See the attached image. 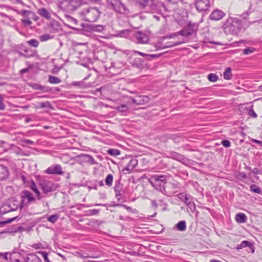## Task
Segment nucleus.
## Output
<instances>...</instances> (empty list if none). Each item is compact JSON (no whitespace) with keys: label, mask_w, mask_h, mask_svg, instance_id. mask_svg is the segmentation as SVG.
Here are the masks:
<instances>
[{"label":"nucleus","mask_w":262,"mask_h":262,"mask_svg":"<svg viewBox=\"0 0 262 262\" xmlns=\"http://www.w3.org/2000/svg\"><path fill=\"white\" fill-rule=\"evenodd\" d=\"M138 160L131 156H127L124 151L116 149V165H117L121 176L131 173L137 166Z\"/></svg>","instance_id":"1"},{"label":"nucleus","mask_w":262,"mask_h":262,"mask_svg":"<svg viewBox=\"0 0 262 262\" xmlns=\"http://www.w3.org/2000/svg\"><path fill=\"white\" fill-rule=\"evenodd\" d=\"M243 28V21L239 18L229 16L224 21L222 28L226 34L237 35Z\"/></svg>","instance_id":"2"},{"label":"nucleus","mask_w":262,"mask_h":262,"mask_svg":"<svg viewBox=\"0 0 262 262\" xmlns=\"http://www.w3.org/2000/svg\"><path fill=\"white\" fill-rule=\"evenodd\" d=\"M168 178V177L166 174H155L148 179V182L156 189L164 194L166 192L165 185Z\"/></svg>","instance_id":"3"},{"label":"nucleus","mask_w":262,"mask_h":262,"mask_svg":"<svg viewBox=\"0 0 262 262\" xmlns=\"http://www.w3.org/2000/svg\"><path fill=\"white\" fill-rule=\"evenodd\" d=\"M82 19L88 22H95L99 17L101 12L97 8H86L78 13Z\"/></svg>","instance_id":"4"},{"label":"nucleus","mask_w":262,"mask_h":262,"mask_svg":"<svg viewBox=\"0 0 262 262\" xmlns=\"http://www.w3.org/2000/svg\"><path fill=\"white\" fill-rule=\"evenodd\" d=\"M82 4L81 0H62L58 2V7L63 11L72 12Z\"/></svg>","instance_id":"5"},{"label":"nucleus","mask_w":262,"mask_h":262,"mask_svg":"<svg viewBox=\"0 0 262 262\" xmlns=\"http://www.w3.org/2000/svg\"><path fill=\"white\" fill-rule=\"evenodd\" d=\"M198 28L199 26L197 24L189 21L186 26L178 32V33L184 37H195Z\"/></svg>","instance_id":"6"},{"label":"nucleus","mask_w":262,"mask_h":262,"mask_svg":"<svg viewBox=\"0 0 262 262\" xmlns=\"http://www.w3.org/2000/svg\"><path fill=\"white\" fill-rule=\"evenodd\" d=\"M35 200V198L31 192L26 190H24L21 193V201L19 204V207L21 209L24 207L28 206Z\"/></svg>","instance_id":"7"},{"label":"nucleus","mask_w":262,"mask_h":262,"mask_svg":"<svg viewBox=\"0 0 262 262\" xmlns=\"http://www.w3.org/2000/svg\"><path fill=\"white\" fill-rule=\"evenodd\" d=\"M138 2L143 9L147 6H150L152 9L157 10L161 6H164V3L162 2L157 0H138Z\"/></svg>","instance_id":"8"},{"label":"nucleus","mask_w":262,"mask_h":262,"mask_svg":"<svg viewBox=\"0 0 262 262\" xmlns=\"http://www.w3.org/2000/svg\"><path fill=\"white\" fill-rule=\"evenodd\" d=\"M120 187L119 186H116V197L117 198L118 203H116V207H118L119 208H124L126 210H127L129 211H132V208L129 206H128L125 205H122L120 203H122L123 202H124L125 201V198L121 197L123 195V194L124 193V191L123 190H119Z\"/></svg>","instance_id":"9"},{"label":"nucleus","mask_w":262,"mask_h":262,"mask_svg":"<svg viewBox=\"0 0 262 262\" xmlns=\"http://www.w3.org/2000/svg\"><path fill=\"white\" fill-rule=\"evenodd\" d=\"M195 8L199 12L207 10L210 7V0H195Z\"/></svg>","instance_id":"10"},{"label":"nucleus","mask_w":262,"mask_h":262,"mask_svg":"<svg viewBox=\"0 0 262 262\" xmlns=\"http://www.w3.org/2000/svg\"><path fill=\"white\" fill-rule=\"evenodd\" d=\"M177 196L182 202L186 204L189 207L191 208V207L195 206L194 202L190 200V195H187L186 192H180L178 193Z\"/></svg>","instance_id":"11"},{"label":"nucleus","mask_w":262,"mask_h":262,"mask_svg":"<svg viewBox=\"0 0 262 262\" xmlns=\"http://www.w3.org/2000/svg\"><path fill=\"white\" fill-rule=\"evenodd\" d=\"M25 257L18 251H13L9 254L8 262H23Z\"/></svg>","instance_id":"12"},{"label":"nucleus","mask_w":262,"mask_h":262,"mask_svg":"<svg viewBox=\"0 0 262 262\" xmlns=\"http://www.w3.org/2000/svg\"><path fill=\"white\" fill-rule=\"evenodd\" d=\"M225 16V13L220 9L214 10L210 14L209 19L217 21L222 19Z\"/></svg>","instance_id":"13"},{"label":"nucleus","mask_w":262,"mask_h":262,"mask_svg":"<svg viewBox=\"0 0 262 262\" xmlns=\"http://www.w3.org/2000/svg\"><path fill=\"white\" fill-rule=\"evenodd\" d=\"M129 51L128 50H125L123 52L120 50H117L116 49V54H117L118 57H120V60L119 61L123 65H125L126 63V60L128 58V54Z\"/></svg>","instance_id":"14"},{"label":"nucleus","mask_w":262,"mask_h":262,"mask_svg":"<svg viewBox=\"0 0 262 262\" xmlns=\"http://www.w3.org/2000/svg\"><path fill=\"white\" fill-rule=\"evenodd\" d=\"M46 172L48 174H62L63 173L61 166L58 164L49 167Z\"/></svg>","instance_id":"15"},{"label":"nucleus","mask_w":262,"mask_h":262,"mask_svg":"<svg viewBox=\"0 0 262 262\" xmlns=\"http://www.w3.org/2000/svg\"><path fill=\"white\" fill-rule=\"evenodd\" d=\"M116 12L121 14L128 13V10L120 0H116Z\"/></svg>","instance_id":"16"},{"label":"nucleus","mask_w":262,"mask_h":262,"mask_svg":"<svg viewBox=\"0 0 262 262\" xmlns=\"http://www.w3.org/2000/svg\"><path fill=\"white\" fill-rule=\"evenodd\" d=\"M169 154L170 157L171 158L179 161L182 163H184L186 161H187V159L184 157V156L177 152L171 151L169 152Z\"/></svg>","instance_id":"17"},{"label":"nucleus","mask_w":262,"mask_h":262,"mask_svg":"<svg viewBox=\"0 0 262 262\" xmlns=\"http://www.w3.org/2000/svg\"><path fill=\"white\" fill-rule=\"evenodd\" d=\"M23 262H42V260L36 254L32 253H29L24 258Z\"/></svg>","instance_id":"18"},{"label":"nucleus","mask_w":262,"mask_h":262,"mask_svg":"<svg viewBox=\"0 0 262 262\" xmlns=\"http://www.w3.org/2000/svg\"><path fill=\"white\" fill-rule=\"evenodd\" d=\"M52 183L50 181H43L40 183L42 190L45 193L53 191Z\"/></svg>","instance_id":"19"},{"label":"nucleus","mask_w":262,"mask_h":262,"mask_svg":"<svg viewBox=\"0 0 262 262\" xmlns=\"http://www.w3.org/2000/svg\"><path fill=\"white\" fill-rule=\"evenodd\" d=\"M135 38L137 40V42L138 43H146L148 40V36L140 32H138L135 34Z\"/></svg>","instance_id":"20"},{"label":"nucleus","mask_w":262,"mask_h":262,"mask_svg":"<svg viewBox=\"0 0 262 262\" xmlns=\"http://www.w3.org/2000/svg\"><path fill=\"white\" fill-rule=\"evenodd\" d=\"M133 67L142 69L145 67V63L143 59L140 58H135L131 62Z\"/></svg>","instance_id":"21"},{"label":"nucleus","mask_w":262,"mask_h":262,"mask_svg":"<svg viewBox=\"0 0 262 262\" xmlns=\"http://www.w3.org/2000/svg\"><path fill=\"white\" fill-rule=\"evenodd\" d=\"M9 172L7 167L0 164V181L3 180L7 178Z\"/></svg>","instance_id":"22"},{"label":"nucleus","mask_w":262,"mask_h":262,"mask_svg":"<svg viewBox=\"0 0 262 262\" xmlns=\"http://www.w3.org/2000/svg\"><path fill=\"white\" fill-rule=\"evenodd\" d=\"M247 220L246 215L243 213H238L235 215V220L238 223H245Z\"/></svg>","instance_id":"23"},{"label":"nucleus","mask_w":262,"mask_h":262,"mask_svg":"<svg viewBox=\"0 0 262 262\" xmlns=\"http://www.w3.org/2000/svg\"><path fill=\"white\" fill-rule=\"evenodd\" d=\"M177 230L180 231H184L186 229V224L185 221H179L174 226Z\"/></svg>","instance_id":"24"},{"label":"nucleus","mask_w":262,"mask_h":262,"mask_svg":"<svg viewBox=\"0 0 262 262\" xmlns=\"http://www.w3.org/2000/svg\"><path fill=\"white\" fill-rule=\"evenodd\" d=\"M17 208L18 205L13 204L12 206H11V204L6 205L3 207V210H2V211L4 213H6L10 211L16 210L17 209Z\"/></svg>","instance_id":"25"},{"label":"nucleus","mask_w":262,"mask_h":262,"mask_svg":"<svg viewBox=\"0 0 262 262\" xmlns=\"http://www.w3.org/2000/svg\"><path fill=\"white\" fill-rule=\"evenodd\" d=\"M30 188L35 193L38 199L40 200L43 196L41 195L40 192L36 187V185L34 181H32L30 184Z\"/></svg>","instance_id":"26"},{"label":"nucleus","mask_w":262,"mask_h":262,"mask_svg":"<svg viewBox=\"0 0 262 262\" xmlns=\"http://www.w3.org/2000/svg\"><path fill=\"white\" fill-rule=\"evenodd\" d=\"M118 113H120L122 115H125L128 111V107L126 104H122L116 108Z\"/></svg>","instance_id":"27"},{"label":"nucleus","mask_w":262,"mask_h":262,"mask_svg":"<svg viewBox=\"0 0 262 262\" xmlns=\"http://www.w3.org/2000/svg\"><path fill=\"white\" fill-rule=\"evenodd\" d=\"M38 13L42 17L49 19L50 18V15L47 10L45 8H41L38 10Z\"/></svg>","instance_id":"28"},{"label":"nucleus","mask_w":262,"mask_h":262,"mask_svg":"<svg viewBox=\"0 0 262 262\" xmlns=\"http://www.w3.org/2000/svg\"><path fill=\"white\" fill-rule=\"evenodd\" d=\"M232 69L231 68L228 67L226 69L224 72V78L226 80H230L232 77L231 73Z\"/></svg>","instance_id":"29"},{"label":"nucleus","mask_w":262,"mask_h":262,"mask_svg":"<svg viewBox=\"0 0 262 262\" xmlns=\"http://www.w3.org/2000/svg\"><path fill=\"white\" fill-rule=\"evenodd\" d=\"M181 43V42H173L169 41V42H166V45L165 46H164L163 47H158V49H163L169 48H171V47H174L176 46L179 45Z\"/></svg>","instance_id":"30"},{"label":"nucleus","mask_w":262,"mask_h":262,"mask_svg":"<svg viewBox=\"0 0 262 262\" xmlns=\"http://www.w3.org/2000/svg\"><path fill=\"white\" fill-rule=\"evenodd\" d=\"M48 81L50 83L53 84H58L61 81L59 78L53 75H49Z\"/></svg>","instance_id":"31"},{"label":"nucleus","mask_w":262,"mask_h":262,"mask_svg":"<svg viewBox=\"0 0 262 262\" xmlns=\"http://www.w3.org/2000/svg\"><path fill=\"white\" fill-rule=\"evenodd\" d=\"M250 191L253 192L262 194V192H261L260 188L256 185H255V184L251 185L250 186Z\"/></svg>","instance_id":"32"},{"label":"nucleus","mask_w":262,"mask_h":262,"mask_svg":"<svg viewBox=\"0 0 262 262\" xmlns=\"http://www.w3.org/2000/svg\"><path fill=\"white\" fill-rule=\"evenodd\" d=\"M32 247L35 249H46L47 248V245L45 243H38L32 245Z\"/></svg>","instance_id":"33"},{"label":"nucleus","mask_w":262,"mask_h":262,"mask_svg":"<svg viewBox=\"0 0 262 262\" xmlns=\"http://www.w3.org/2000/svg\"><path fill=\"white\" fill-rule=\"evenodd\" d=\"M129 30H123L121 31H119L117 32V33H116V37H126L128 34Z\"/></svg>","instance_id":"34"},{"label":"nucleus","mask_w":262,"mask_h":262,"mask_svg":"<svg viewBox=\"0 0 262 262\" xmlns=\"http://www.w3.org/2000/svg\"><path fill=\"white\" fill-rule=\"evenodd\" d=\"M253 107V106L251 105L249 107L246 108V110L248 111V114L251 117L256 118L257 114L254 112Z\"/></svg>","instance_id":"35"},{"label":"nucleus","mask_w":262,"mask_h":262,"mask_svg":"<svg viewBox=\"0 0 262 262\" xmlns=\"http://www.w3.org/2000/svg\"><path fill=\"white\" fill-rule=\"evenodd\" d=\"M59 216L58 214H52L48 217L47 220L52 223H54L58 220Z\"/></svg>","instance_id":"36"},{"label":"nucleus","mask_w":262,"mask_h":262,"mask_svg":"<svg viewBox=\"0 0 262 262\" xmlns=\"http://www.w3.org/2000/svg\"><path fill=\"white\" fill-rule=\"evenodd\" d=\"M113 181V176L111 174H108L105 180V184L108 186H111L112 185Z\"/></svg>","instance_id":"37"},{"label":"nucleus","mask_w":262,"mask_h":262,"mask_svg":"<svg viewBox=\"0 0 262 262\" xmlns=\"http://www.w3.org/2000/svg\"><path fill=\"white\" fill-rule=\"evenodd\" d=\"M27 42L30 46L35 48L37 47L39 45L38 41L35 39H32L30 40L27 41Z\"/></svg>","instance_id":"38"},{"label":"nucleus","mask_w":262,"mask_h":262,"mask_svg":"<svg viewBox=\"0 0 262 262\" xmlns=\"http://www.w3.org/2000/svg\"><path fill=\"white\" fill-rule=\"evenodd\" d=\"M208 79L210 82H215L218 79V76L214 73H210L208 75Z\"/></svg>","instance_id":"39"},{"label":"nucleus","mask_w":262,"mask_h":262,"mask_svg":"<svg viewBox=\"0 0 262 262\" xmlns=\"http://www.w3.org/2000/svg\"><path fill=\"white\" fill-rule=\"evenodd\" d=\"M255 50H256V49L254 48L249 47L246 49H244L243 50V53L244 54L248 55V54L253 53L254 51H255Z\"/></svg>","instance_id":"40"},{"label":"nucleus","mask_w":262,"mask_h":262,"mask_svg":"<svg viewBox=\"0 0 262 262\" xmlns=\"http://www.w3.org/2000/svg\"><path fill=\"white\" fill-rule=\"evenodd\" d=\"M39 107L40 108H52V105L51 104L50 102L49 101L39 103Z\"/></svg>","instance_id":"41"},{"label":"nucleus","mask_w":262,"mask_h":262,"mask_svg":"<svg viewBox=\"0 0 262 262\" xmlns=\"http://www.w3.org/2000/svg\"><path fill=\"white\" fill-rule=\"evenodd\" d=\"M53 38V36L49 34H45L40 36V39L41 41H46Z\"/></svg>","instance_id":"42"},{"label":"nucleus","mask_w":262,"mask_h":262,"mask_svg":"<svg viewBox=\"0 0 262 262\" xmlns=\"http://www.w3.org/2000/svg\"><path fill=\"white\" fill-rule=\"evenodd\" d=\"M241 246L244 247V248H245V247L251 248L253 247V244L249 241H244L241 242Z\"/></svg>","instance_id":"43"},{"label":"nucleus","mask_w":262,"mask_h":262,"mask_svg":"<svg viewBox=\"0 0 262 262\" xmlns=\"http://www.w3.org/2000/svg\"><path fill=\"white\" fill-rule=\"evenodd\" d=\"M38 254H40L42 255V257L44 259L45 262H51L49 259L48 258V253L46 251H38L37 252Z\"/></svg>","instance_id":"44"},{"label":"nucleus","mask_w":262,"mask_h":262,"mask_svg":"<svg viewBox=\"0 0 262 262\" xmlns=\"http://www.w3.org/2000/svg\"><path fill=\"white\" fill-rule=\"evenodd\" d=\"M83 158H84V160L88 162H89L91 164H94V159L93 158L89 155H84L83 156Z\"/></svg>","instance_id":"45"},{"label":"nucleus","mask_w":262,"mask_h":262,"mask_svg":"<svg viewBox=\"0 0 262 262\" xmlns=\"http://www.w3.org/2000/svg\"><path fill=\"white\" fill-rule=\"evenodd\" d=\"M178 35H179L178 33V32H176V33H172V34H171L170 35H166V36H162L161 37V39L162 40H164V39H165L166 38H171L176 37Z\"/></svg>","instance_id":"46"},{"label":"nucleus","mask_w":262,"mask_h":262,"mask_svg":"<svg viewBox=\"0 0 262 262\" xmlns=\"http://www.w3.org/2000/svg\"><path fill=\"white\" fill-rule=\"evenodd\" d=\"M251 13V12L249 10H247L246 12H244L243 14L239 15L241 17H242L244 20H247L249 18V14Z\"/></svg>","instance_id":"47"},{"label":"nucleus","mask_w":262,"mask_h":262,"mask_svg":"<svg viewBox=\"0 0 262 262\" xmlns=\"http://www.w3.org/2000/svg\"><path fill=\"white\" fill-rule=\"evenodd\" d=\"M221 144L226 148H228L231 146V142L228 140H223L221 141Z\"/></svg>","instance_id":"48"},{"label":"nucleus","mask_w":262,"mask_h":262,"mask_svg":"<svg viewBox=\"0 0 262 262\" xmlns=\"http://www.w3.org/2000/svg\"><path fill=\"white\" fill-rule=\"evenodd\" d=\"M162 54H148V57L146 58L147 60H150L151 58H157L160 57Z\"/></svg>","instance_id":"49"},{"label":"nucleus","mask_w":262,"mask_h":262,"mask_svg":"<svg viewBox=\"0 0 262 262\" xmlns=\"http://www.w3.org/2000/svg\"><path fill=\"white\" fill-rule=\"evenodd\" d=\"M17 217V216H15L14 217H13V218H11V219H9L7 220L6 221L0 222V227L2 226L3 225H5V224H8V223H10L12 222V221H13L15 220H16Z\"/></svg>","instance_id":"50"},{"label":"nucleus","mask_w":262,"mask_h":262,"mask_svg":"<svg viewBox=\"0 0 262 262\" xmlns=\"http://www.w3.org/2000/svg\"><path fill=\"white\" fill-rule=\"evenodd\" d=\"M18 53L20 56H23L25 58H30V57L34 56V54H33L32 53H28V54H24V53H21L20 51H18Z\"/></svg>","instance_id":"51"},{"label":"nucleus","mask_w":262,"mask_h":262,"mask_svg":"<svg viewBox=\"0 0 262 262\" xmlns=\"http://www.w3.org/2000/svg\"><path fill=\"white\" fill-rule=\"evenodd\" d=\"M17 13L24 16H27L28 14L32 13L31 11L24 10L21 11H17Z\"/></svg>","instance_id":"52"},{"label":"nucleus","mask_w":262,"mask_h":262,"mask_svg":"<svg viewBox=\"0 0 262 262\" xmlns=\"http://www.w3.org/2000/svg\"><path fill=\"white\" fill-rule=\"evenodd\" d=\"M171 185V188L174 190L180 189L181 188V184L178 182L172 183Z\"/></svg>","instance_id":"53"},{"label":"nucleus","mask_w":262,"mask_h":262,"mask_svg":"<svg viewBox=\"0 0 262 262\" xmlns=\"http://www.w3.org/2000/svg\"><path fill=\"white\" fill-rule=\"evenodd\" d=\"M39 88L40 90L43 92H48L51 91V89L49 87L46 86L40 85V86H39Z\"/></svg>","instance_id":"54"},{"label":"nucleus","mask_w":262,"mask_h":262,"mask_svg":"<svg viewBox=\"0 0 262 262\" xmlns=\"http://www.w3.org/2000/svg\"><path fill=\"white\" fill-rule=\"evenodd\" d=\"M3 97L0 95V110H4L5 108V105L3 102Z\"/></svg>","instance_id":"55"},{"label":"nucleus","mask_w":262,"mask_h":262,"mask_svg":"<svg viewBox=\"0 0 262 262\" xmlns=\"http://www.w3.org/2000/svg\"><path fill=\"white\" fill-rule=\"evenodd\" d=\"M107 4L109 5L113 10H115V4L114 2L115 0H106Z\"/></svg>","instance_id":"56"},{"label":"nucleus","mask_w":262,"mask_h":262,"mask_svg":"<svg viewBox=\"0 0 262 262\" xmlns=\"http://www.w3.org/2000/svg\"><path fill=\"white\" fill-rule=\"evenodd\" d=\"M103 29H104V27L102 25L96 26L95 27V29H94L95 30L98 31V32H100V31H102Z\"/></svg>","instance_id":"57"},{"label":"nucleus","mask_w":262,"mask_h":262,"mask_svg":"<svg viewBox=\"0 0 262 262\" xmlns=\"http://www.w3.org/2000/svg\"><path fill=\"white\" fill-rule=\"evenodd\" d=\"M22 22L25 25H30L32 24V21L28 19H22Z\"/></svg>","instance_id":"58"},{"label":"nucleus","mask_w":262,"mask_h":262,"mask_svg":"<svg viewBox=\"0 0 262 262\" xmlns=\"http://www.w3.org/2000/svg\"><path fill=\"white\" fill-rule=\"evenodd\" d=\"M252 172L256 174H260L261 173V170L258 168H254L252 170Z\"/></svg>","instance_id":"59"},{"label":"nucleus","mask_w":262,"mask_h":262,"mask_svg":"<svg viewBox=\"0 0 262 262\" xmlns=\"http://www.w3.org/2000/svg\"><path fill=\"white\" fill-rule=\"evenodd\" d=\"M251 141L252 142L255 143H257V144L260 145L261 146H262V141H259V140H258L255 139H252L251 140Z\"/></svg>","instance_id":"60"},{"label":"nucleus","mask_w":262,"mask_h":262,"mask_svg":"<svg viewBox=\"0 0 262 262\" xmlns=\"http://www.w3.org/2000/svg\"><path fill=\"white\" fill-rule=\"evenodd\" d=\"M23 142L24 143H26L27 144H30V145H34V141H32L31 140H29V139L24 140H23Z\"/></svg>","instance_id":"61"},{"label":"nucleus","mask_w":262,"mask_h":262,"mask_svg":"<svg viewBox=\"0 0 262 262\" xmlns=\"http://www.w3.org/2000/svg\"><path fill=\"white\" fill-rule=\"evenodd\" d=\"M10 1L13 2L14 3H18V4H21L23 6H26L25 3L21 0H10Z\"/></svg>","instance_id":"62"},{"label":"nucleus","mask_w":262,"mask_h":262,"mask_svg":"<svg viewBox=\"0 0 262 262\" xmlns=\"http://www.w3.org/2000/svg\"><path fill=\"white\" fill-rule=\"evenodd\" d=\"M24 51L26 53V54L32 53L33 54H34V56H35V52L33 51H32L31 49H26L24 50Z\"/></svg>","instance_id":"63"},{"label":"nucleus","mask_w":262,"mask_h":262,"mask_svg":"<svg viewBox=\"0 0 262 262\" xmlns=\"http://www.w3.org/2000/svg\"><path fill=\"white\" fill-rule=\"evenodd\" d=\"M107 153L112 156L115 155V149H109L107 150Z\"/></svg>","instance_id":"64"}]
</instances>
